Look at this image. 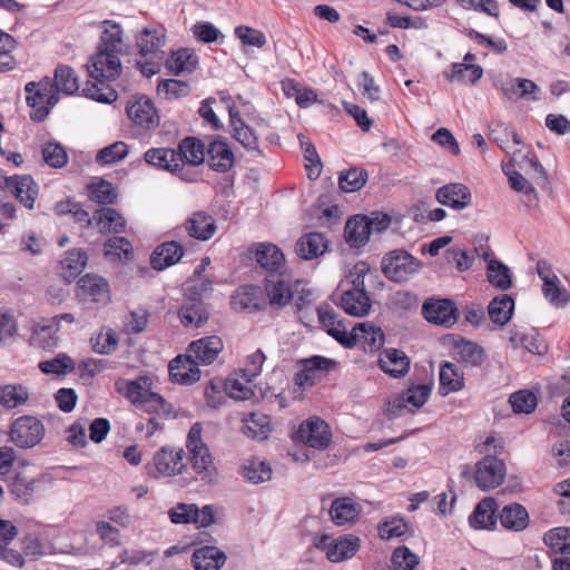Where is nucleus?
Masks as SVG:
<instances>
[{
	"label": "nucleus",
	"mask_w": 570,
	"mask_h": 570,
	"mask_svg": "<svg viewBox=\"0 0 570 570\" xmlns=\"http://www.w3.org/2000/svg\"><path fill=\"white\" fill-rule=\"evenodd\" d=\"M198 65L195 52L188 48L179 49L166 60L167 69L176 76L193 72Z\"/></svg>",
	"instance_id": "42"
},
{
	"label": "nucleus",
	"mask_w": 570,
	"mask_h": 570,
	"mask_svg": "<svg viewBox=\"0 0 570 570\" xmlns=\"http://www.w3.org/2000/svg\"><path fill=\"white\" fill-rule=\"evenodd\" d=\"M202 432L203 428L199 422L193 424L187 435L186 448L190 454L194 471L202 481L209 483L216 476V468L209 450L202 439Z\"/></svg>",
	"instance_id": "3"
},
{
	"label": "nucleus",
	"mask_w": 570,
	"mask_h": 570,
	"mask_svg": "<svg viewBox=\"0 0 570 570\" xmlns=\"http://www.w3.org/2000/svg\"><path fill=\"white\" fill-rule=\"evenodd\" d=\"M157 472L165 476L180 474L185 468L184 450L180 448H161L154 456Z\"/></svg>",
	"instance_id": "18"
},
{
	"label": "nucleus",
	"mask_w": 570,
	"mask_h": 570,
	"mask_svg": "<svg viewBox=\"0 0 570 570\" xmlns=\"http://www.w3.org/2000/svg\"><path fill=\"white\" fill-rule=\"evenodd\" d=\"M381 267L390 281L404 282L421 269L422 263L404 249H394L384 255Z\"/></svg>",
	"instance_id": "4"
},
{
	"label": "nucleus",
	"mask_w": 570,
	"mask_h": 570,
	"mask_svg": "<svg viewBox=\"0 0 570 570\" xmlns=\"http://www.w3.org/2000/svg\"><path fill=\"white\" fill-rule=\"evenodd\" d=\"M185 327H199L208 320V312L200 299H187L178 312Z\"/></svg>",
	"instance_id": "36"
},
{
	"label": "nucleus",
	"mask_w": 570,
	"mask_h": 570,
	"mask_svg": "<svg viewBox=\"0 0 570 570\" xmlns=\"http://www.w3.org/2000/svg\"><path fill=\"white\" fill-rule=\"evenodd\" d=\"M242 474L247 481L258 484L272 479V468L258 459H248L242 466Z\"/></svg>",
	"instance_id": "50"
},
{
	"label": "nucleus",
	"mask_w": 570,
	"mask_h": 570,
	"mask_svg": "<svg viewBox=\"0 0 570 570\" xmlns=\"http://www.w3.org/2000/svg\"><path fill=\"white\" fill-rule=\"evenodd\" d=\"M228 111L233 137L235 140H237L247 151L261 155L258 138L254 130L244 122L238 111L233 107H229Z\"/></svg>",
	"instance_id": "23"
},
{
	"label": "nucleus",
	"mask_w": 570,
	"mask_h": 570,
	"mask_svg": "<svg viewBox=\"0 0 570 570\" xmlns=\"http://www.w3.org/2000/svg\"><path fill=\"white\" fill-rule=\"evenodd\" d=\"M18 531L9 521L0 520V559L11 566L21 567L23 557L16 550L8 548Z\"/></svg>",
	"instance_id": "33"
},
{
	"label": "nucleus",
	"mask_w": 570,
	"mask_h": 570,
	"mask_svg": "<svg viewBox=\"0 0 570 570\" xmlns=\"http://www.w3.org/2000/svg\"><path fill=\"white\" fill-rule=\"evenodd\" d=\"M58 330L48 320L33 326L29 343L36 348L52 351L59 344Z\"/></svg>",
	"instance_id": "30"
},
{
	"label": "nucleus",
	"mask_w": 570,
	"mask_h": 570,
	"mask_svg": "<svg viewBox=\"0 0 570 570\" xmlns=\"http://www.w3.org/2000/svg\"><path fill=\"white\" fill-rule=\"evenodd\" d=\"M88 194L91 200L100 205L112 204L116 200L114 187L106 180L91 183L88 186Z\"/></svg>",
	"instance_id": "59"
},
{
	"label": "nucleus",
	"mask_w": 570,
	"mask_h": 570,
	"mask_svg": "<svg viewBox=\"0 0 570 570\" xmlns=\"http://www.w3.org/2000/svg\"><path fill=\"white\" fill-rule=\"evenodd\" d=\"M509 178L511 188L518 193L523 194V203L525 206L531 207L538 203V193L535 188L525 179L519 171L504 169Z\"/></svg>",
	"instance_id": "49"
},
{
	"label": "nucleus",
	"mask_w": 570,
	"mask_h": 570,
	"mask_svg": "<svg viewBox=\"0 0 570 570\" xmlns=\"http://www.w3.org/2000/svg\"><path fill=\"white\" fill-rule=\"evenodd\" d=\"M497 503L492 498L481 500L469 518L474 529H491L495 524Z\"/></svg>",
	"instance_id": "38"
},
{
	"label": "nucleus",
	"mask_w": 570,
	"mask_h": 570,
	"mask_svg": "<svg viewBox=\"0 0 570 570\" xmlns=\"http://www.w3.org/2000/svg\"><path fill=\"white\" fill-rule=\"evenodd\" d=\"M315 547L325 552L326 558L334 563L351 559L360 549V539L353 534L338 538L322 535L316 539Z\"/></svg>",
	"instance_id": "6"
},
{
	"label": "nucleus",
	"mask_w": 570,
	"mask_h": 570,
	"mask_svg": "<svg viewBox=\"0 0 570 570\" xmlns=\"http://www.w3.org/2000/svg\"><path fill=\"white\" fill-rule=\"evenodd\" d=\"M119 53L98 49L88 63L89 76L95 80H111L119 76L121 62Z\"/></svg>",
	"instance_id": "10"
},
{
	"label": "nucleus",
	"mask_w": 570,
	"mask_h": 570,
	"mask_svg": "<svg viewBox=\"0 0 570 570\" xmlns=\"http://www.w3.org/2000/svg\"><path fill=\"white\" fill-rule=\"evenodd\" d=\"M224 351V342L218 335H209L193 341L187 352L199 365L213 364Z\"/></svg>",
	"instance_id": "13"
},
{
	"label": "nucleus",
	"mask_w": 570,
	"mask_h": 570,
	"mask_svg": "<svg viewBox=\"0 0 570 570\" xmlns=\"http://www.w3.org/2000/svg\"><path fill=\"white\" fill-rule=\"evenodd\" d=\"M266 304L264 293L258 286H240L232 297V305L236 311L255 312Z\"/></svg>",
	"instance_id": "24"
},
{
	"label": "nucleus",
	"mask_w": 570,
	"mask_h": 570,
	"mask_svg": "<svg viewBox=\"0 0 570 570\" xmlns=\"http://www.w3.org/2000/svg\"><path fill=\"white\" fill-rule=\"evenodd\" d=\"M483 76V69L474 63H454L449 79L463 83H474Z\"/></svg>",
	"instance_id": "54"
},
{
	"label": "nucleus",
	"mask_w": 570,
	"mask_h": 570,
	"mask_svg": "<svg viewBox=\"0 0 570 570\" xmlns=\"http://www.w3.org/2000/svg\"><path fill=\"white\" fill-rule=\"evenodd\" d=\"M255 257L257 263L268 275L284 274L285 255L282 249L272 243H261L256 246Z\"/></svg>",
	"instance_id": "16"
},
{
	"label": "nucleus",
	"mask_w": 570,
	"mask_h": 570,
	"mask_svg": "<svg viewBox=\"0 0 570 570\" xmlns=\"http://www.w3.org/2000/svg\"><path fill=\"white\" fill-rule=\"evenodd\" d=\"M488 279L495 287L505 291L511 287V273L507 265L503 263L491 259L487 268Z\"/></svg>",
	"instance_id": "53"
},
{
	"label": "nucleus",
	"mask_w": 570,
	"mask_h": 570,
	"mask_svg": "<svg viewBox=\"0 0 570 570\" xmlns=\"http://www.w3.org/2000/svg\"><path fill=\"white\" fill-rule=\"evenodd\" d=\"M505 476V465L495 455H485L475 465L474 478L476 485L483 490L499 487Z\"/></svg>",
	"instance_id": "7"
},
{
	"label": "nucleus",
	"mask_w": 570,
	"mask_h": 570,
	"mask_svg": "<svg viewBox=\"0 0 570 570\" xmlns=\"http://www.w3.org/2000/svg\"><path fill=\"white\" fill-rule=\"evenodd\" d=\"M145 161L158 169L169 171L171 174L181 173V158L179 151L174 148H150L144 155Z\"/></svg>",
	"instance_id": "21"
},
{
	"label": "nucleus",
	"mask_w": 570,
	"mask_h": 570,
	"mask_svg": "<svg viewBox=\"0 0 570 570\" xmlns=\"http://www.w3.org/2000/svg\"><path fill=\"white\" fill-rule=\"evenodd\" d=\"M153 381L149 376H139L135 380H119L116 382V390L129 400L138 409L170 417L173 407L161 395L151 389Z\"/></svg>",
	"instance_id": "2"
},
{
	"label": "nucleus",
	"mask_w": 570,
	"mask_h": 570,
	"mask_svg": "<svg viewBox=\"0 0 570 570\" xmlns=\"http://www.w3.org/2000/svg\"><path fill=\"white\" fill-rule=\"evenodd\" d=\"M102 33L98 49L109 52L124 53L126 45L122 39V30L119 24L106 20L101 23Z\"/></svg>",
	"instance_id": "39"
},
{
	"label": "nucleus",
	"mask_w": 570,
	"mask_h": 570,
	"mask_svg": "<svg viewBox=\"0 0 570 570\" xmlns=\"http://www.w3.org/2000/svg\"><path fill=\"white\" fill-rule=\"evenodd\" d=\"M136 43L139 55L142 58L148 56H165L163 48L166 45V32L164 27H146L137 37Z\"/></svg>",
	"instance_id": "14"
},
{
	"label": "nucleus",
	"mask_w": 570,
	"mask_h": 570,
	"mask_svg": "<svg viewBox=\"0 0 570 570\" xmlns=\"http://www.w3.org/2000/svg\"><path fill=\"white\" fill-rule=\"evenodd\" d=\"M128 154V146L124 141H116L102 149L96 156V160L102 165L115 164L122 160Z\"/></svg>",
	"instance_id": "62"
},
{
	"label": "nucleus",
	"mask_w": 570,
	"mask_h": 570,
	"mask_svg": "<svg viewBox=\"0 0 570 570\" xmlns=\"http://www.w3.org/2000/svg\"><path fill=\"white\" fill-rule=\"evenodd\" d=\"M353 346L360 344L364 351L374 352L384 344V334L381 328L366 323H360L352 328Z\"/></svg>",
	"instance_id": "26"
},
{
	"label": "nucleus",
	"mask_w": 570,
	"mask_h": 570,
	"mask_svg": "<svg viewBox=\"0 0 570 570\" xmlns=\"http://www.w3.org/2000/svg\"><path fill=\"white\" fill-rule=\"evenodd\" d=\"M513 309L514 301L507 294L494 297L488 307L491 321L499 325H504L510 321Z\"/></svg>",
	"instance_id": "47"
},
{
	"label": "nucleus",
	"mask_w": 570,
	"mask_h": 570,
	"mask_svg": "<svg viewBox=\"0 0 570 570\" xmlns=\"http://www.w3.org/2000/svg\"><path fill=\"white\" fill-rule=\"evenodd\" d=\"M243 433L255 440H265L268 438L272 425L271 417L264 413H250L243 419Z\"/></svg>",
	"instance_id": "43"
},
{
	"label": "nucleus",
	"mask_w": 570,
	"mask_h": 570,
	"mask_svg": "<svg viewBox=\"0 0 570 570\" xmlns=\"http://www.w3.org/2000/svg\"><path fill=\"white\" fill-rule=\"evenodd\" d=\"M500 522L508 530L522 531L529 524V514L524 507L519 503H512L502 509Z\"/></svg>",
	"instance_id": "44"
},
{
	"label": "nucleus",
	"mask_w": 570,
	"mask_h": 570,
	"mask_svg": "<svg viewBox=\"0 0 570 570\" xmlns=\"http://www.w3.org/2000/svg\"><path fill=\"white\" fill-rule=\"evenodd\" d=\"M298 439L306 445L324 450L332 441V432L328 424L320 417H311L304 421L297 432Z\"/></svg>",
	"instance_id": "9"
},
{
	"label": "nucleus",
	"mask_w": 570,
	"mask_h": 570,
	"mask_svg": "<svg viewBox=\"0 0 570 570\" xmlns=\"http://www.w3.org/2000/svg\"><path fill=\"white\" fill-rule=\"evenodd\" d=\"M392 564L391 570H414L419 564V557L407 547H399L392 554Z\"/></svg>",
	"instance_id": "64"
},
{
	"label": "nucleus",
	"mask_w": 570,
	"mask_h": 570,
	"mask_svg": "<svg viewBox=\"0 0 570 570\" xmlns=\"http://www.w3.org/2000/svg\"><path fill=\"white\" fill-rule=\"evenodd\" d=\"M422 313L429 323L443 327L453 326L459 318L454 302L448 298H429L422 306Z\"/></svg>",
	"instance_id": "8"
},
{
	"label": "nucleus",
	"mask_w": 570,
	"mask_h": 570,
	"mask_svg": "<svg viewBox=\"0 0 570 570\" xmlns=\"http://www.w3.org/2000/svg\"><path fill=\"white\" fill-rule=\"evenodd\" d=\"M543 541L556 553L570 554V528L551 529L544 534Z\"/></svg>",
	"instance_id": "51"
},
{
	"label": "nucleus",
	"mask_w": 570,
	"mask_h": 570,
	"mask_svg": "<svg viewBox=\"0 0 570 570\" xmlns=\"http://www.w3.org/2000/svg\"><path fill=\"white\" fill-rule=\"evenodd\" d=\"M77 296L81 301L106 303L109 301L108 283L100 276L87 274L78 282Z\"/></svg>",
	"instance_id": "17"
},
{
	"label": "nucleus",
	"mask_w": 570,
	"mask_h": 570,
	"mask_svg": "<svg viewBox=\"0 0 570 570\" xmlns=\"http://www.w3.org/2000/svg\"><path fill=\"white\" fill-rule=\"evenodd\" d=\"M87 254L82 249H71L66 252L59 263L60 275L65 281L71 282L81 274L87 265Z\"/></svg>",
	"instance_id": "37"
},
{
	"label": "nucleus",
	"mask_w": 570,
	"mask_h": 570,
	"mask_svg": "<svg viewBox=\"0 0 570 570\" xmlns=\"http://www.w3.org/2000/svg\"><path fill=\"white\" fill-rule=\"evenodd\" d=\"M129 119L144 129H153L158 125V115L151 100L145 96L134 97L126 107Z\"/></svg>",
	"instance_id": "12"
},
{
	"label": "nucleus",
	"mask_w": 570,
	"mask_h": 570,
	"mask_svg": "<svg viewBox=\"0 0 570 570\" xmlns=\"http://www.w3.org/2000/svg\"><path fill=\"white\" fill-rule=\"evenodd\" d=\"M224 551L214 546H205L194 551L191 563L195 570H219L226 562Z\"/></svg>",
	"instance_id": "28"
},
{
	"label": "nucleus",
	"mask_w": 570,
	"mask_h": 570,
	"mask_svg": "<svg viewBox=\"0 0 570 570\" xmlns=\"http://www.w3.org/2000/svg\"><path fill=\"white\" fill-rule=\"evenodd\" d=\"M26 99L33 109L31 118L33 120H42L49 114V109L58 102L59 98L56 94L45 92L35 88L31 94H28Z\"/></svg>",
	"instance_id": "45"
},
{
	"label": "nucleus",
	"mask_w": 570,
	"mask_h": 570,
	"mask_svg": "<svg viewBox=\"0 0 570 570\" xmlns=\"http://www.w3.org/2000/svg\"><path fill=\"white\" fill-rule=\"evenodd\" d=\"M265 292L271 306L278 308L284 307L293 298L292 281L285 274L268 275Z\"/></svg>",
	"instance_id": "15"
},
{
	"label": "nucleus",
	"mask_w": 570,
	"mask_h": 570,
	"mask_svg": "<svg viewBox=\"0 0 570 570\" xmlns=\"http://www.w3.org/2000/svg\"><path fill=\"white\" fill-rule=\"evenodd\" d=\"M439 383V391L443 396L458 392L464 387L463 372L458 365L445 362L440 367Z\"/></svg>",
	"instance_id": "32"
},
{
	"label": "nucleus",
	"mask_w": 570,
	"mask_h": 570,
	"mask_svg": "<svg viewBox=\"0 0 570 570\" xmlns=\"http://www.w3.org/2000/svg\"><path fill=\"white\" fill-rule=\"evenodd\" d=\"M39 368L45 374L63 375L75 370V362L65 353H59L51 360L39 363Z\"/></svg>",
	"instance_id": "56"
},
{
	"label": "nucleus",
	"mask_w": 570,
	"mask_h": 570,
	"mask_svg": "<svg viewBox=\"0 0 570 570\" xmlns=\"http://www.w3.org/2000/svg\"><path fill=\"white\" fill-rule=\"evenodd\" d=\"M361 514V507L348 497L335 499L330 508L331 520L336 525L355 523Z\"/></svg>",
	"instance_id": "27"
},
{
	"label": "nucleus",
	"mask_w": 570,
	"mask_h": 570,
	"mask_svg": "<svg viewBox=\"0 0 570 570\" xmlns=\"http://www.w3.org/2000/svg\"><path fill=\"white\" fill-rule=\"evenodd\" d=\"M169 374L174 382L191 384L200 379L199 364L187 352V355H178L169 363Z\"/></svg>",
	"instance_id": "20"
},
{
	"label": "nucleus",
	"mask_w": 570,
	"mask_h": 570,
	"mask_svg": "<svg viewBox=\"0 0 570 570\" xmlns=\"http://www.w3.org/2000/svg\"><path fill=\"white\" fill-rule=\"evenodd\" d=\"M4 186L13 189L16 198L19 199L23 206L29 209L33 208L39 187L32 177L27 175L4 177Z\"/></svg>",
	"instance_id": "22"
},
{
	"label": "nucleus",
	"mask_w": 570,
	"mask_h": 570,
	"mask_svg": "<svg viewBox=\"0 0 570 570\" xmlns=\"http://www.w3.org/2000/svg\"><path fill=\"white\" fill-rule=\"evenodd\" d=\"M335 365L331 358L323 356H313L305 361L304 370L296 376V382L303 385L306 381L312 380L315 371H330Z\"/></svg>",
	"instance_id": "55"
},
{
	"label": "nucleus",
	"mask_w": 570,
	"mask_h": 570,
	"mask_svg": "<svg viewBox=\"0 0 570 570\" xmlns=\"http://www.w3.org/2000/svg\"><path fill=\"white\" fill-rule=\"evenodd\" d=\"M176 151H179L181 158V171L186 165L197 166L204 163V145L196 138H185L178 145Z\"/></svg>",
	"instance_id": "46"
},
{
	"label": "nucleus",
	"mask_w": 570,
	"mask_h": 570,
	"mask_svg": "<svg viewBox=\"0 0 570 570\" xmlns=\"http://www.w3.org/2000/svg\"><path fill=\"white\" fill-rule=\"evenodd\" d=\"M376 278V271L372 269L366 262L360 261L354 264L338 284L340 306L346 314L356 317L368 314L372 303L365 291V283Z\"/></svg>",
	"instance_id": "1"
},
{
	"label": "nucleus",
	"mask_w": 570,
	"mask_h": 570,
	"mask_svg": "<svg viewBox=\"0 0 570 570\" xmlns=\"http://www.w3.org/2000/svg\"><path fill=\"white\" fill-rule=\"evenodd\" d=\"M410 358L397 348L384 350L379 358L380 368L392 377H402L410 370Z\"/></svg>",
	"instance_id": "25"
},
{
	"label": "nucleus",
	"mask_w": 570,
	"mask_h": 570,
	"mask_svg": "<svg viewBox=\"0 0 570 570\" xmlns=\"http://www.w3.org/2000/svg\"><path fill=\"white\" fill-rule=\"evenodd\" d=\"M327 242L321 233H308L303 235L295 245L296 254L304 259H314L325 253Z\"/></svg>",
	"instance_id": "29"
},
{
	"label": "nucleus",
	"mask_w": 570,
	"mask_h": 570,
	"mask_svg": "<svg viewBox=\"0 0 570 570\" xmlns=\"http://www.w3.org/2000/svg\"><path fill=\"white\" fill-rule=\"evenodd\" d=\"M186 229L191 237L200 240H207L214 236L216 225L212 216L203 212H197L187 219Z\"/></svg>",
	"instance_id": "40"
},
{
	"label": "nucleus",
	"mask_w": 570,
	"mask_h": 570,
	"mask_svg": "<svg viewBox=\"0 0 570 570\" xmlns=\"http://www.w3.org/2000/svg\"><path fill=\"white\" fill-rule=\"evenodd\" d=\"M183 253V247L177 242H166L154 250L151 266L154 269L163 271L179 262Z\"/></svg>",
	"instance_id": "35"
},
{
	"label": "nucleus",
	"mask_w": 570,
	"mask_h": 570,
	"mask_svg": "<svg viewBox=\"0 0 570 570\" xmlns=\"http://www.w3.org/2000/svg\"><path fill=\"white\" fill-rule=\"evenodd\" d=\"M435 197L441 205L453 209H464L471 205L472 200L470 189L460 183H451L440 187Z\"/></svg>",
	"instance_id": "19"
},
{
	"label": "nucleus",
	"mask_w": 570,
	"mask_h": 570,
	"mask_svg": "<svg viewBox=\"0 0 570 570\" xmlns=\"http://www.w3.org/2000/svg\"><path fill=\"white\" fill-rule=\"evenodd\" d=\"M544 297L557 307H564L570 301L569 292L560 285L559 279L546 282L542 286Z\"/></svg>",
	"instance_id": "60"
},
{
	"label": "nucleus",
	"mask_w": 570,
	"mask_h": 570,
	"mask_svg": "<svg viewBox=\"0 0 570 570\" xmlns=\"http://www.w3.org/2000/svg\"><path fill=\"white\" fill-rule=\"evenodd\" d=\"M43 436L45 426L36 416H20L11 425L10 439L18 448H33L41 442Z\"/></svg>",
	"instance_id": "5"
},
{
	"label": "nucleus",
	"mask_w": 570,
	"mask_h": 570,
	"mask_svg": "<svg viewBox=\"0 0 570 570\" xmlns=\"http://www.w3.org/2000/svg\"><path fill=\"white\" fill-rule=\"evenodd\" d=\"M56 90L65 95H73L79 90L78 77L73 69L66 65H60L55 70Z\"/></svg>",
	"instance_id": "52"
},
{
	"label": "nucleus",
	"mask_w": 570,
	"mask_h": 570,
	"mask_svg": "<svg viewBox=\"0 0 570 570\" xmlns=\"http://www.w3.org/2000/svg\"><path fill=\"white\" fill-rule=\"evenodd\" d=\"M366 180V170L354 167L340 175L338 184L343 191L353 193L360 190Z\"/></svg>",
	"instance_id": "58"
},
{
	"label": "nucleus",
	"mask_w": 570,
	"mask_h": 570,
	"mask_svg": "<svg viewBox=\"0 0 570 570\" xmlns=\"http://www.w3.org/2000/svg\"><path fill=\"white\" fill-rule=\"evenodd\" d=\"M29 399L28 389L21 384H7L0 386V405L12 410L27 403Z\"/></svg>",
	"instance_id": "48"
},
{
	"label": "nucleus",
	"mask_w": 570,
	"mask_h": 570,
	"mask_svg": "<svg viewBox=\"0 0 570 570\" xmlns=\"http://www.w3.org/2000/svg\"><path fill=\"white\" fill-rule=\"evenodd\" d=\"M207 154L208 164L216 171L226 173L234 165V153L225 141L216 140L210 142Z\"/></svg>",
	"instance_id": "34"
},
{
	"label": "nucleus",
	"mask_w": 570,
	"mask_h": 570,
	"mask_svg": "<svg viewBox=\"0 0 570 570\" xmlns=\"http://www.w3.org/2000/svg\"><path fill=\"white\" fill-rule=\"evenodd\" d=\"M104 79L96 80L97 82L87 83L82 88V95L87 98L98 102L110 104L117 99V91L102 82Z\"/></svg>",
	"instance_id": "57"
},
{
	"label": "nucleus",
	"mask_w": 570,
	"mask_h": 570,
	"mask_svg": "<svg viewBox=\"0 0 570 570\" xmlns=\"http://www.w3.org/2000/svg\"><path fill=\"white\" fill-rule=\"evenodd\" d=\"M92 350L101 355L111 354L118 346V337L115 331L107 328L91 338Z\"/></svg>",
	"instance_id": "63"
},
{
	"label": "nucleus",
	"mask_w": 570,
	"mask_h": 570,
	"mask_svg": "<svg viewBox=\"0 0 570 570\" xmlns=\"http://www.w3.org/2000/svg\"><path fill=\"white\" fill-rule=\"evenodd\" d=\"M371 233L365 217L356 215L350 218L344 228V237L351 247L364 246L370 239Z\"/></svg>",
	"instance_id": "41"
},
{
	"label": "nucleus",
	"mask_w": 570,
	"mask_h": 570,
	"mask_svg": "<svg viewBox=\"0 0 570 570\" xmlns=\"http://www.w3.org/2000/svg\"><path fill=\"white\" fill-rule=\"evenodd\" d=\"M509 402L515 413H531L537 407L538 401L534 393L521 390L511 394Z\"/></svg>",
	"instance_id": "61"
},
{
	"label": "nucleus",
	"mask_w": 570,
	"mask_h": 570,
	"mask_svg": "<svg viewBox=\"0 0 570 570\" xmlns=\"http://www.w3.org/2000/svg\"><path fill=\"white\" fill-rule=\"evenodd\" d=\"M94 224L102 234L125 232L126 220L122 215L111 207H104L94 214Z\"/></svg>",
	"instance_id": "31"
},
{
	"label": "nucleus",
	"mask_w": 570,
	"mask_h": 570,
	"mask_svg": "<svg viewBox=\"0 0 570 570\" xmlns=\"http://www.w3.org/2000/svg\"><path fill=\"white\" fill-rule=\"evenodd\" d=\"M317 316L328 335L344 347H353L352 330H347V325L338 318V315L330 306L317 307Z\"/></svg>",
	"instance_id": "11"
}]
</instances>
